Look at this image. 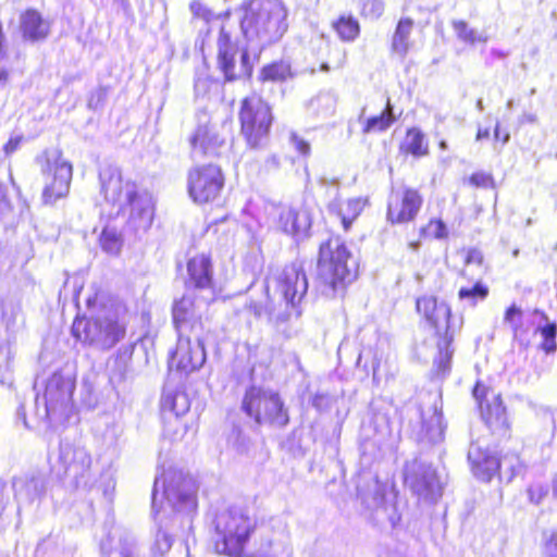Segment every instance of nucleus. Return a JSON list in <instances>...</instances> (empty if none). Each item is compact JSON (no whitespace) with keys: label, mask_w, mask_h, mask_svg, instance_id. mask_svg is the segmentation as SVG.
<instances>
[{"label":"nucleus","mask_w":557,"mask_h":557,"mask_svg":"<svg viewBox=\"0 0 557 557\" xmlns=\"http://www.w3.org/2000/svg\"><path fill=\"white\" fill-rule=\"evenodd\" d=\"M239 11L246 46L233 42L224 26L218 38V67L225 82L250 78L262 50L281 40L288 28V10L281 0H247Z\"/></svg>","instance_id":"f257e3e1"},{"label":"nucleus","mask_w":557,"mask_h":557,"mask_svg":"<svg viewBox=\"0 0 557 557\" xmlns=\"http://www.w3.org/2000/svg\"><path fill=\"white\" fill-rule=\"evenodd\" d=\"M196 485L191 476L181 470L169 469L154 479L151 493V512L158 530L152 544L153 554L163 555L172 544L169 533L168 508L182 527L191 528L193 515L197 509Z\"/></svg>","instance_id":"f03ea898"},{"label":"nucleus","mask_w":557,"mask_h":557,"mask_svg":"<svg viewBox=\"0 0 557 557\" xmlns=\"http://www.w3.org/2000/svg\"><path fill=\"white\" fill-rule=\"evenodd\" d=\"M101 193L104 199L128 209L127 228L140 238L151 227L154 218V203L150 193L139 189L135 182L124 180L119 166L107 165L99 171Z\"/></svg>","instance_id":"7ed1b4c3"},{"label":"nucleus","mask_w":557,"mask_h":557,"mask_svg":"<svg viewBox=\"0 0 557 557\" xmlns=\"http://www.w3.org/2000/svg\"><path fill=\"white\" fill-rule=\"evenodd\" d=\"M357 261L339 237L320 245L315 288L326 297L343 292L357 277Z\"/></svg>","instance_id":"20e7f679"},{"label":"nucleus","mask_w":557,"mask_h":557,"mask_svg":"<svg viewBox=\"0 0 557 557\" xmlns=\"http://www.w3.org/2000/svg\"><path fill=\"white\" fill-rule=\"evenodd\" d=\"M71 332L85 346L110 350L125 337L126 323L117 306L101 305L89 317H76Z\"/></svg>","instance_id":"39448f33"},{"label":"nucleus","mask_w":557,"mask_h":557,"mask_svg":"<svg viewBox=\"0 0 557 557\" xmlns=\"http://www.w3.org/2000/svg\"><path fill=\"white\" fill-rule=\"evenodd\" d=\"M76 387L75 372L64 368L53 372L46 381L44 394L35 397V414L47 423L48 428H55L66 422L73 413V394Z\"/></svg>","instance_id":"423d86ee"},{"label":"nucleus","mask_w":557,"mask_h":557,"mask_svg":"<svg viewBox=\"0 0 557 557\" xmlns=\"http://www.w3.org/2000/svg\"><path fill=\"white\" fill-rule=\"evenodd\" d=\"M212 523L216 535V553L240 557L257 521L246 507L231 506L216 512Z\"/></svg>","instance_id":"0eeeda50"},{"label":"nucleus","mask_w":557,"mask_h":557,"mask_svg":"<svg viewBox=\"0 0 557 557\" xmlns=\"http://www.w3.org/2000/svg\"><path fill=\"white\" fill-rule=\"evenodd\" d=\"M357 496L362 515L374 524L388 523L395 528L400 521L396 496L388 495L387 482L380 481L377 476L362 478L357 485Z\"/></svg>","instance_id":"6e6552de"},{"label":"nucleus","mask_w":557,"mask_h":557,"mask_svg":"<svg viewBox=\"0 0 557 557\" xmlns=\"http://www.w3.org/2000/svg\"><path fill=\"white\" fill-rule=\"evenodd\" d=\"M242 411L258 425L282 429L289 423L288 409L281 395L261 386H249L243 397Z\"/></svg>","instance_id":"1a4fd4ad"},{"label":"nucleus","mask_w":557,"mask_h":557,"mask_svg":"<svg viewBox=\"0 0 557 557\" xmlns=\"http://www.w3.org/2000/svg\"><path fill=\"white\" fill-rule=\"evenodd\" d=\"M91 456L85 447L62 440L59 445L58 470L74 488L90 490L95 483Z\"/></svg>","instance_id":"9d476101"},{"label":"nucleus","mask_w":557,"mask_h":557,"mask_svg":"<svg viewBox=\"0 0 557 557\" xmlns=\"http://www.w3.org/2000/svg\"><path fill=\"white\" fill-rule=\"evenodd\" d=\"M239 120L247 144L257 148L268 136L273 116L269 104L261 97L252 95L243 99Z\"/></svg>","instance_id":"9b49d317"},{"label":"nucleus","mask_w":557,"mask_h":557,"mask_svg":"<svg viewBox=\"0 0 557 557\" xmlns=\"http://www.w3.org/2000/svg\"><path fill=\"white\" fill-rule=\"evenodd\" d=\"M404 482L419 499L426 503H435L442 495L437 471L422 456L414 457L405 463Z\"/></svg>","instance_id":"f8f14e48"},{"label":"nucleus","mask_w":557,"mask_h":557,"mask_svg":"<svg viewBox=\"0 0 557 557\" xmlns=\"http://www.w3.org/2000/svg\"><path fill=\"white\" fill-rule=\"evenodd\" d=\"M224 186L221 168L215 164L198 165L188 171L187 190L196 203L213 201Z\"/></svg>","instance_id":"ddd939ff"},{"label":"nucleus","mask_w":557,"mask_h":557,"mask_svg":"<svg viewBox=\"0 0 557 557\" xmlns=\"http://www.w3.org/2000/svg\"><path fill=\"white\" fill-rule=\"evenodd\" d=\"M206 337L200 333L195 335L178 334L176 348L170 357V369H175L184 374L199 370L207 360Z\"/></svg>","instance_id":"4468645a"},{"label":"nucleus","mask_w":557,"mask_h":557,"mask_svg":"<svg viewBox=\"0 0 557 557\" xmlns=\"http://www.w3.org/2000/svg\"><path fill=\"white\" fill-rule=\"evenodd\" d=\"M211 299L196 300L193 295L185 294L181 299L175 300L172 308L173 324L177 334L206 335L205 323L202 322V309Z\"/></svg>","instance_id":"2eb2a0df"},{"label":"nucleus","mask_w":557,"mask_h":557,"mask_svg":"<svg viewBox=\"0 0 557 557\" xmlns=\"http://www.w3.org/2000/svg\"><path fill=\"white\" fill-rule=\"evenodd\" d=\"M473 397L479 403L481 417L492 433L505 436L509 429L506 407L503 404L500 395L492 393L488 398L487 388L476 383L473 387Z\"/></svg>","instance_id":"dca6fc26"},{"label":"nucleus","mask_w":557,"mask_h":557,"mask_svg":"<svg viewBox=\"0 0 557 557\" xmlns=\"http://www.w3.org/2000/svg\"><path fill=\"white\" fill-rule=\"evenodd\" d=\"M275 288L286 304V308H295L308 292V278L301 262L286 265L275 277Z\"/></svg>","instance_id":"f3484780"},{"label":"nucleus","mask_w":557,"mask_h":557,"mask_svg":"<svg viewBox=\"0 0 557 557\" xmlns=\"http://www.w3.org/2000/svg\"><path fill=\"white\" fill-rule=\"evenodd\" d=\"M428 322L435 330L438 341V354L434 360L438 375L445 376L450 371V362L454 354L451 343L454 341L455 330L450 324L451 311L447 305V313L442 318L437 311H434Z\"/></svg>","instance_id":"a211bd4d"},{"label":"nucleus","mask_w":557,"mask_h":557,"mask_svg":"<svg viewBox=\"0 0 557 557\" xmlns=\"http://www.w3.org/2000/svg\"><path fill=\"white\" fill-rule=\"evenodd\" d=\"M42 171H51L53 173L51 184L47 185L42 191L44 202L52 205L69 194L73 174L72 164L64 160L61 154H58L53 159V163L50 158L47 159L46 168Z\"/></svg>","instance_id":"6ab92c4d"},{"label":"nucleus","mask_w":557,"mask_h":557,"mask_svg":"<svg viewBox=\"0 0 557 557\" xmlns=\"http://www.w3.org/2000/svg\"><path fill=\"white\" fill-rule=\"evenodd\" d=\"M100 552L103 557H147L144 546L136 535L128 530L116 529L109 532L100 543Z\"/></svg>","instance_id":"aec40b11"},{"label":"nucleus","mask_w":557,"mask_h":557,"mask_svg":"<svg viewBox=\"0 0 557 557\" xmlns=\"http://www.w3.org/2000/svg\"><path fill=\"white\" fill-rule=\"evenodd\" d=\"M421 424L416 438L421 446H436L444 442L446 423L442 412V401H434L432 407L424 411L420 409Z\"/></svg>","instance_id":"412c9836"},{"label":"nucleus","mask_w":557,"mask_h":557,"mask_svg":"<svg viewBox=\"0 0 557 557\" xmlns=\"http://www.w3.org/2000/svg\"><path fill=\"white\" fill-rule=\"evenodd\" d=\"M188 278L186 288L206 292L213 299V268L211 259L206 255L193 257L187 262Z\"/></svg>","instance_id":"4be33fe9"},{"label":"nucleus","mask_w":557,"mask_h":557,"mask_svg":"<svg viewBox=\"0 0 557 557\" xmlns=\"http://www.w3.org/2000/svg\"><path fill=\"white\" fill-rule=\"evenodd\" d=\"M190 145L194 158H215L221 156L225 141L213 126L202 124L191 136Z\"/></svg>","instance_id":"5701e85b"},{"label":"nucleus","mask_w":557,"mask_h":557,"mask_svg":"<svg viewBox=\"0 0 557 557\" xmlns=\"http://www.w3.org/2000/svg\"><path fill=\"white\" fill-rule=\"evenodd\" d=\"M423 198L417 189L406 187L395 202L389 201L387 219L392 223H407L412 221L421 209Z\"/></svg>","instance_id":"b1692460"},{"label":"nucleus","mask_w":557,"mask_h":557,"mask_svg":"<svg viewBox=\"0 0 557 557\" xmlns=\"http://www.w3.org/2000/svg\"><path fill=\"white\" fill-rule=\"evenodd\" d=\"M468 460L471 463L473 474L484 482L491 481L507 463V459L500 460L496 455L482 449L475 443H471L469 447Z\"/></svg>","instance_id":"393cba45"},{"label":"nucleus","mask_w":557,"mask_h":557,"mask_svg":"<svg viewBox=\"0 0 557 557\" xmlns=\"http://www.w3.org/2000/svg\"><path fill=\"white\" fill-rule=\"evenodd\" d=\"M320 185L334 186V198L329 203V210L331 213H335L341 218L344 228L349 230L354 220H356L361 211L363 210L364 202L361 198L349 199L344 206L339 200V181L337 178L329 180L326 177L320 178Z\"/></svg>","instance_id":"a878e982"},{"label":"nucleus","mask_w":557,"mask_h":557,"mask_svg":"<svg viewBox=\"0 0 557 557\" xmlns=\"http://www.w3.org/2000/svg\"><path fill=\"white\" fill-rule=\"evenodd\" d=\"M20 29L24 40L37 42L48 37L50 25L37 10L27 9L20 16Z\"/></svg>","instance_id":"bb28decb"},{"label":"nucleus","mask_w":557,"mask_h":557,"mask_svg":"<svg viewBox=\"0 0 557 557\" xmlns=\"http://www.w3.org/2000/svg\"><path fill=\"white\" fill-rule=\"evenodd\" d=\"M13 487L16 498L25 503H33L40 499L45 493V482L40 476L15 481Z\"/></svg>","instance_id":"cd10ccee"},{"label":"nucleus","mask_w":557,"mask_h":557,"mask_svg":"<svg viewBox=\"0 0 557 557\" xmlns=\"http://www.w3.org/2000/svg\"><path fill=\"white\" fill-rule=\"evenodd\" d=\"M296 73L292 69V64L287 60L273 61L264 65L259 74L261 82L283 83L294 78Z\"/></svg>","instance_id":"c85d7f7f"},{"label":"nucleus","mask_w":557,"mask_h":557,"mask_svg":"<svg viewBox=\"0 0 557 557\" xmlns=\"http://www.w3.org/2000/svg\"><path fill=\"white\" fill-rule=\"evenodd\" d=\"M413 20L403 17L398 21L392 38V50L394 53L405 58L410 49V35L413 28Z\"/></svg>","instance_id":"c756f323"},{"label":"nucleus","mask_w":557,"mask_h":557,"mask_svg":"<svg viewBox=\"0 0 557 557\" xmlns=\"http://www.w3.org/2000/svg\"><path fill=\"white\" fill-rule=\"evenodd\" d=\"M190 408V400L188 395L183 391H168L163 392L161 398L162 411L172 412L176 417L183 416L188 412Z\"/></svg>","instance_id":"7c9ffc66"},{"label":"nucleus","mask_w":557,"mask_h":557,"mask_svg":"<svg viewBox=\"0 0 557 557\" xmlns=\"http://www.w3.org/2000/svg\"><path fill=\"white\" fill-rule=\"evenodd\" d=\"M396 120L397 117L394 113V107L392 106L389 98H387L385 109L381 114L367 119L362 132L364 134L385 132Z\"/></svg>","instance_id":"2f4dec72"},{"label":"nucleus","mask_w":557,"mask_h":557,"mask_svg":"<svg viewBox=\"0 0 557 557\" xmlns=\"http://www.w3.org/2000/svg\"><path fill=\"white\" fill-rule=\"evenodd\" d=\"M401 149L416 158L429 154V145L421 129L412 127L407 131Z\"/></svg>","instance_id":"473e14b6"},{"label":"nucleus","mask_w":557,"mask_h":557,"mask_svg":"<svg viewBox=\"0 0 557 557\" xmlns=\"http://www.w3.org/2000/svg\"><path fill=\"white\" fill-rule=\"evenodd\" d=\"M99 243L104 252L116 256L123 246V238L115 227L107 225L101 232Z\"/></svg>","instance_id":"72a5a7b5"},{"label":"nucleus","mask_w":557,"mask_h":557,"mask_svg":"<svg viewBox=\"0 0 557 557\" xmlns=\"http://www.w3.org/2000/svg\"><path fill=\"white\" fill-rule=\"evenodd\" d=\"M333 26L344 41H354L360 33L359 22L351 15L341 16Z\"/></svg>","instance_id":"f704fd0d"},{"label":"nucleus","mask_w":557,"mask_h":557,"mask_svg":"<svg viewBox=\"0 0 557 557\" xmlns=\"http://www.w3.org/2000/svg\"><path fill=\"white\" fill-rule=\"evenodd\" d=\"M417 311L422 313L428 321L434 311L443 318L447 313V304L445 301H438L436 297L423 296L416 301Z\"/></svg>","instance_id":"c9c22d12"},{"label":"nucleus","mask_w":557,"mask_h":557,"mask_svg":"<svg viewBox=\"0 0 557 557\" xmlns=\"http://www.w3.org/2000/svg\"><path fill=\"white\" fill-rule=\"evenodd\" d=\"M454 32L458 39L468 42L475 44L476 41L486 42L487 36L478 34L475 29L470 28L468 23L462 20H456L451 23Z\"/></svg>","instance_id":"e433bc0d"},{"label":"nucleus","mask_w":557,"mask_h":557,"mask_svg":"<svg viewBox=\"0 0 557 557\" xmlns=\"http://www.w3.org/2000/svg\"><path fill=\"white\" fill-rule=\"evenodd\" d=\"M488 295V287L481 281H476L471 287H461L458 292V297L461 300H467L471 306H474L479 300H483Z\"/></svg>","instance_id":"4c0bfd02"},{"label":"nucleus","mask_w":557,"mask_h":557,"mask_svg":"<svg viewBox=\"0 0 557 557\" xmlns=\"http://www.w3.org/2000/svg\"><path fill=\"white\" fill-rule=\"evenodd\" d=\"M543 342L541 344L542 349L546 354H553L556 351V335H557V324L555 322H546L545 325L537 327Z\"/></svg>","instance_id":"58836bf2"},{"label":"nucleus","mask_w":557,"mask_h":557,"mask_svg":"<svg viewBox=\"0 0 557 557\" xmlns=\"http://www.w3.org/2000/svg\"><path fill=\"white\" fill-rule=\"evenodd\" d=\"M311 227V214L306 208L296 210L295 222L292 235L298 238H305Z\"/></svg>","instance_id":"ea45409f"},{"label":"nucleus","mask_w":557,"mask_h":557,"mask_svg":"<svg viewBox=\"0 0 557 557\" xmlns=\"http://www.w3.org/2000/svg\"><path fill=\"white\" fill-rule=\"evenodd\" d=\"M482 264H483V253L481 252V250H479L476 248L469 249L467 252V256H466V265L461 272V275L469 276V277L473 278L475 273L472 268H476L481 272Z\"/></svg>","instance_id":"a19ab883"},{"label":"nucleus","mask_w":557,"mask_h":557,"mask_svg":"<svg viewBox=\"0 0 557 557\" xmlns=\"http://www.w3.org/2000/svg\"><path fill=\"white\" fill-rule=\"evenodd\" d=\"M110 88L107 86H99L94 91H91L88 101L87 107L92 111H98L103 109L108 96H109Z\"/></svg>","instance_id":"79ce46f5"},{"label":"nucleus","mask_w":557,"mask_h":557,"mask_svg":"<svg viewBox=\"0 0 557 557\" xmlns=\"http://www.w3.org/2000/svg\"><path fill=\"white\" fill-rule=\"evenodd\" d=\"M228 442L239 454H246L249 450L250 440L238 426L233 428Z\"/></svg>","instance_id":"37998d69"},{"label":"nucleus","mask_w":557,"mask_h":557,"mask_svg":"<svg viewBox=\"0 0 557 557\" xmlns=\"http://www.w3.org/2000/svg\"><path fill=\"white\" fill-rule=\"evenodd\" d=\"M385 5L383 0H366L362 4V14L367 17L376 20L384 12Z\"/></svg>","instance_id":"c03bdc74"},{"label":"nucleus","mask_w":557,"mask_h":557,"mask_svg":"<svg viewBox=\"0 0 557 557\" xmlns=\"http://www.w3.org/2000/svg\"><path fill=\"white\" fill-rule=\"evenodd\" d=\"M250 309L257 318L268 317L270 321L274 319L273 310L268 306H262L261 304L253 302L250 305ZM288 318L287 313L278 314L275 320L277 322H284Z\"/></svg>","instance_id":"a18cd8bd"},{"label":"nucleus","mask_w":557,"mask_h":557,"mask_svg":"<svg viewBox=\"0 0 557 557\" xmlns=\"http://www.w3.org/2000/svg\"><path fill=\"white\" fill-rule=\"evenodd\" d=\"M547 493V487L540 483L531 484L527 491L530 503L534 505H540Z\"/></svg>","instance_id":"49530a36"},{"label":"nucleus","mask_w":557,"mask_h":557,"mask_svg":"<svg viewBox=\"0 0 557 557\" xmlns=\"http://www.w3.org/2000/svg\"><path fill=\"white\" fill-rule=\"evenodd\" d=\"M296 209H285L280 213L278 223L284 233L292 235Z\"/></svg>","instance_id":"de8ad7c7"},{"label":"nucleus","mask_w":557,"mask_h":557,"mask_svg":"<svg viewBox=\"0 0 557 557\" xmlns=\"http://www.w3.org/2000/svg\"><path fill=\"white\" fill-rule=\"evenodd\" d=\"M544 555L545 557H557V529L546 536Z\"/></svg>","instance_id":"09e8293b"},{"label":"nucleus","mask_w":557,"mask_h":557,"mask_svg":"<svg viewBox=\"0 0 557 557\" xmlns=\"http://www.w3.org/2000/svg\"><path fill=\"white\" fill-rule=\"evenodd\" d=\"M290 143L301 156L307 157L310 154V144L302 139L301 137H299L297 134H290Z\"/></svg>","instance_id":"8fccbe9b"},{"label":"nucleus","mask_w":557,"mask_h":557,"mask_svg":"<svg viewBox=\"0 0 557 557\" xmlns=\"http://www.w3.org/2000/svg\"><path fill=\"white\" fill-rule=\"evenodd\" d=\"M429 232L437 239L447 237V227L442 220L431 221L429 224Z\"/></svg>","instance_id":"3c124183"},{"label":"nucleus","mask_w":557,"mask_h":557,"mask_svg":"<svg viewBox=\"0 0 557 557\" xmlns=\"http://www.w3.org/2000/svg\"><path fill=\"white\" fill-rule=\"evenodd\" d=\"M250 557H275L272 553V542L269 537L262 539L260 547L255 549Z\"/></svg>","instance_id":"603ef678"},{"label":"nucleus","mask_w":557,"mask_h":557,"mask_svg":"<svg viewBox=\"0 0 557 557\" xmlns=\"http://www.w3.org/2000/svg\"><path fill=\"white\" fill-rule=\"evenodd\" d=\"M172 545L173 543L171 544V547L163 554V556L168 553V557H188V546L186 543L184 542H178L174 549L172 550ZM151 554L153 557H157V556H160V554H153V552L151 550ZM162 557V555H161Z\"/></svg>","instance_id":"864d4df0"},{"label":"nucleus","mask_w":557,"mask_h":557,"mask_svg":"<svg viewBox=\"0 0 557 557\" xmlns=\"http://www.w3.org/2000/svg\"><path fill=\"white\" fill-rule=\"evenodd\" d=\"M311 404L317 410L324 411L331 407V397L324 393H317L313 395Z\"/></svg>","instance_id":"5fc2aeb1"},{"label":"nucleus","mask_w":557,"mask_h":557,"mask_svg":"<svg viewBox=\"0 0 557 557\" xmlns=\"http://www.w3.org/2000/svg\"><path fill=\"white\" fill-rule=\"evenodd\" d=\"M522 317V311L519 307L516 305H511L505 312V322L510 323V325L517 330L518 323L517 319H520Z\"/></svg>","instance_id":"6e6d98bb"},{"label":"nucleus","mask_w":557,"mask_h":557,"mask_svg":"<svg viewBox=\"0 0 557 557\" xmlns=\"http://www.w3.org/2000/svg\"><path fill=\"white\" fill-rule=\"evenodd\" d=\"M470 182L478 187H487L493 183V177L486 173H474L471 175Z\"/></svg>","instance_id":"4d7b16f0"},{"label":"nucleus","mask_w":557,"mask_h":557,"mask_svg":"<svg viewBox=\"0 0 557 557\" xmlns=\"http://www.w3.org/2000/svg\"><path fill=\"white\" fill-rule=\"evenodd\" d=\"M11 211V202L7 197L5 188L0 184V218Z\"/></svg>","instance_id":"13d9d810"},{"label":"nucleus","mask_w":557,"mask_h":557,"mask_svg":"<svg viewBox=\"0 0 557 557\" xmlns=\"http://www.w3.org/2000/svg\"><path fill=\"white\" fill-rule=\"evenodd\" d=\"M23 140V136H14L9 139V141L4 145L5 154H11L17 150L21 143Z\"/></svg>","instance_id":"bf43d9fd"},{"label":"nucleus","mask_w":557,"mask_h":557,"mask_svg":"<svg viewBox=\"0 0 557 557\" xmlns=\"http://www.w3.org/2000/svg\"><path fill=\"white\" fill-rule=\"evenodd\" d=\"M494 138L495 140L502 139L503 145H506L510 139V134L508 132H505L504 134L500 132L499 123H496L495 129H494Z\"/></svg>","instance_id":"052dcab7"},{"label":"nucleus","mask_w":557,"mask_h":557,"mask_svg":"<svg viewBox=\"0 0 557 557\" xmlns=\"http://www.w3.org/2000/svg\"><path fill=\"white\" fill-rule=\"evenodd\" d=\"M265 168L267 170H276L280 168V159L273 154L267 158L265 160Z\"/></svg>","instance_id":"680f3d73"},{"label":"nucleus","mask_w":557,"mask_h":557,"mask_svg":"<svg viewBox=\"0 0 557 557\" xmlns=\"http://www.w3.org/2000/svg\"><path fill=\"white\" fill-rule=\"evenodd\" d=\"M490 53H491L492 57H495L497 59H506L509 55L508 51H504V50L498 49V48H492Z\"/></svg>","instance_id":"e2e57ef3"},{"label":"nucleus","mask_w":557,"mask_h":557,"mask_svg":"<svg viewBox=\"0 0 557 557\" xmlns=\"http://www.w3.org/2000/svg\"><path fill=\"white\" fill-rule=\"evenodd\" d=\"M9 82V71L4 67H0V88L7 86Z\"/></svg>","instance_id":"0e129e2a"},{"label":"nucleus","mask_w":557,"mask_h":557,"mask_svg":"<svg viewBox=\"0 0 557 557\" xmlns=\"http://www.w3.org/2000/svg\"><path fill=\"white\" fill-rule=\"evenodd\" d=\"M16 417L18 420L23 421V424L28 428L27 420H26V412L24 406H20L16 411Z\"/></svg>","instance_id":"69168bd1"},{"label":"nucleus","mask_w":557,"mask_h":557,"mask_svg":"<svg viewBox=\"0 0 557 557\" xmlns=\"http://www.w3.org/2000/svg\"><path fill=\"white\" fill-rule=\"evenodd\" d=\"M490 137L488 128H479L476 133V140L487 139Z\"/></svg>","instance_id":"338daca9"},{"label":"nucleus","mask_w":557,"mask_h":557,"mask_svg":"<svg viewBox=\"0 0 557 557\" xmlns=\"http://www.w3.org/2000/svg\"><path fill=\"white\" fill-rule=\"evenodd\" d=\"M3 42H4V34H3V30H2V23L0 22V59L4 54Z\"/></svg>","instance_id":"774afa93"}]
</instances>
